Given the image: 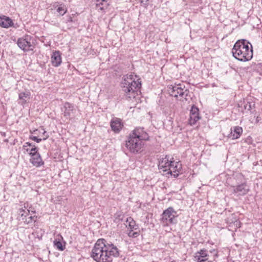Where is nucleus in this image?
I'll return each mask as SVG.
<instances>
[{"instance_id": "39448f33", "label": "nucleus", "mask_w": 262, "mask_h": 262, "mask_svg": "<svg viewBox=\"0 0 262 262\" xmlns=\"http://www.w3.org/2000/svg\"><path fill=\"white\" fill-rule=\"evenodd\" d=\"M169 93L171 96L174 97H178L179 96L182 100L184 98L187 101L188 98L187 96L189 93L188 89H187L183 84H176L174 85H171L169 88Z\"/></svg>"}, {"instance_id": "f3484780", "label": "nucleus", "mask_w": 262, "mask_h": 262, "mask_svg": "<svg viewBox=\"0 0 262 262\" xmlns=\"http://www.w3.org/2000/svg\"><path fill=\"white\" fill-rule=\"evenodd\" d=\"M51 62L54 67H57L61 64V57L59 51H55L51 56Z\"/></svg>"}, {"instance_id": "f8f14e48", "label": "nucleus", "mask_w": 262, "mask_h": 262, "mask_svg": "<svg viewBox=\"0 0 262 262\" xmlns=\"http://www.w3.org/2000/svg\"><path fill=\"white\" fill-rule=\"evenodd\" d=\"M61 110L63 116L66 118H70L71 115L74 114L75 111L74 105L68 102L64 103Z\"/></svg>"}, {"instance_id": "bb28decb", "label": "nucleus", "mask_w": 262, "mask_h": 262, "mask_svg": "<svg viewBox=\"0 0 262 262\" xmlns=\"http://www.w3.org/2000/svg\"><path fill=\"white\" fill-rule=\"evenodd\" d=\"M39 153L38 152V149L34 145L33 146L31 149H30V152H29V155L30 156H33L35 155H38Z\"/></svg>"}, {"instance_id": "4be33fe9", "label": "nucleus", "mask_w": 262, "mask_h": 262, "mask_svg": "<svg viewBox=\"0 0 262 262\" xmlns=\"http://www.w3.org/2000/svg\"><path fill=\"white\" fill-rule=\"evenodd\" d=\"M126 222L128 223V228L130 229L131 231H133L134 230L137 229V226L136 225L135 222L132 217L127 218Z\"/></svg>"}, {"instance_id": "393cba45", "label": "nucleus", "mask_w": 262, "mask_h": 262, "mask_svg": "<svg viewBox=\"0 0 262 262\" xmlns=\"http://www.w3.org/2000/svg\"><path fill=\"white\" fill-rule=\"evenodd\" d=\"M234 227V229L236 230V229L239 228L241 227V222L238 220H235L234 222L230 223L229 225V227Z\"/></svg>"}, {"instance_id": "7c9ffc66", "label": "nucleus", "mask_w": 262, "mask_h": 262, "mask_svg": "<svg viewBox=\"0 0 262 262\" xmlns=\"http://www.w3.org/2000/svg\"><path fill=\"white\" fill-rule=\"evenodd\" d=\"M41 129L42 133L43 135L45 136L42 138V140H46L47 139H48L49 138V135H46V132L44 130L43 128H41Z\"/></svg>"}, {"instance_id": "f03ea898", "label": "nucleus", "mask_w": 262, "mask_h": 262, "mask_svg": "<svg viewBox=\"0 0 262 262\" xmlns=\"http://www.w3.org/2000/svg\"><path fill=\"white\" fill-rule=\"evenodd\" d=\"M234 57L241 61H247L253 57L251 44L245 39L237 40L232 50Z\"/></svg>"}, {"instance_id": "1a4fd4ad", "label": "nucleus", "mask_w": 262, "mask_h": 262, "mask_svg": "<svg viewBox=\"0 0 262 262\" xmlns=\"http://www.w3.org/2000/svg\"><path fill=\"white\" fill-rule=\"evenodd\" d=\"M31 38L27 36L25 38H19L17 40L18 46L24 51L28 52L33 50V46L30 42Z\"/></svg>"}, {"instance_id": "c9c22d12", "label": "nucleus", "mask_w": 262, "mask_h": 262, "mask_svg": "<svg viewBox=\"0 0 262 262\" xmlns=\"http://www.w3.org/2000/svg\"><path fill=\"white\" fill-rule=\"evenodd\" d=\"M68 21H72V17H69V19H68Z\"/></svg>"}, {"instance_id": "7ed1b4c3", "label": "nucleus", "mask_w": 262, "mask_h": 262, "mask_svg": "<svg viewBox=\"0 0 262 262\" xmlns=\"http://www.w3.org/2000/svg\"><path fill=\"white\" fill-rule=\"evenodd\" d=\"M121 85L127 97L135 98L136 92L141 87V81L136 75L132 73L123 76Z\"/></svg>"}, {"instance_id": "4c0bfd02", "label": "nucleus", "mask_w": 262, "mask_h": 262, "mask_svg": "<svg viewBox=\"0 0 262 262\" xmlns=\"http://www.w3.org/2000/svg\"><path fill=\"white\" fill-rule=\"evenodd\" d=\"M37 130H34V133H35V132H37Z\"/></svg>"}, {"instance_id": "e433bc0d", "label": "nucleus", "mask_w": 262, "mask_h": 262, "mask_svg": "<svg viewBox=\"0 0 262 262\" xmlns=\"http://www.w3.org/2000/svg\"><path fill=\"white\" fill-rule=\"evenodd\" d=\"M25 149H26V151H27V152H28V153H29V152H30V149H29V148H27V149H26V148H25Z\"/></svg>"}, {"instance_id": "a211bd4d", "label": "nucleus", "mask_w": 262, "mask_h": 262, "mask_svg": "<svg viewBox=\"0 0 262 262\" xmlns=\"http://www.w3.org/2000/svg\"><path fill=\"white\" fill-rule=\"evenodd\" d=\"M30 162L33 166H35L37 167H40L44 164V162L42 161L39 154L38 155H34L33 156H31Z\"/></svg>"}, {"instance_id": "473e14b6", "label": "nucleus", "mask_w": 262, "mask_h": 262, "mask_svg": "<svg viewBox=\"0 0 262 262\" xmlns=\"http://www.w3.org/2000/svg\"><path fill=\"white\" fill-rule=\"evenodd\" d=\"M131 232H130L128 234L129 236H134V237H136L137 236V235L138 234V233L137 232H134L133 233V234L131 235Z\"/></svg>"}, {"instance_id": "6ab92c4d", "label": "nucleus", "mask_w": 262, "mask_h": 262, "mask_svg": "<svg viewBox=\"0 0 262 262\" xmlns=\"http://www.w3.org/2000/svg\"><path fill=\"white\" fill-rule=\"evenodd\" d=\"M13 25L12 20L9 17L3 15L0 16V26L3 28H8Z\"/></svg>"}, {"instance_id": "c85d7f7f", "label": "nucleus", "mask_w": 262, "mask_h": 262, "mask_svg": "<svg viewBox=\"0 0 262 262\" xmlns=\"http://www.w3.org/2000/svg\"><path fill=\"white\" fill-rule=\"evenodd\" d=\"M254 105V104H252V103L248 102H247L246 105H245L244 106V107H245V108L246 110H247L248 111H250L251 110V108H252V105Z\"/></svg>"}, {"instance_id": "c756f323", "label": "nucleus", "mask_w": 262, "mask_h": 262, "mask_svg": "<svg viewBox=\"0 0 262 262\" xmlns=\"http://www.w3.org/2000/svg\"><path fill=\"white\" fill-rule=\"evenodd\" d=\"M30 138L32 140L36 141L37 143H39L42 140V139L38 138L36 136H31Z\"/></svg>"}, {"instance_id": "f257e3e1", "label": "nucleus", "mask_w": 262, "mask_h": 262, "mask_svg": "<svg viewBox=\"0 0 262 262\" xmlns=\"http://www.w3.org/2000/svg\"><path fill=\"white\" fill-rule=\"evenodd\" d=\"M91 257L97 262H112L113 257H118L119 250L103 238L99 239L91 252Z\"/></svg>"}, {"instance_id": "2eb2a0df", "label": "nucleus", "mask_w": 262, "mask_h": 262, "mask_svg": "<svg viewBox=\"0 0 262 262\" xmlns=\"http://www.w3.org/2000/svg\"><path fill=\"white\" fill-rule=\"evenodd\" d=\"M242 133V127L238 126H234L231 128V133L228 137L232 140L236 139L239 138Z\"/></svg>"}, {"instance_id": "5701e85b", "label": "nucleus", "mask_w": 262, "mask_h": 262, "mask_svg": "<svg viewBox=\"0 0 262 262\" xmlns=\"http://www.w3.org/2000/svg\"><path fill=\"white\" fill-rule=\"evenodd\" d=\"M200 119L199 114H190L189 123L190 125H194Z\"/></svg>"}, {"instance_id": "6e6552de", "label": "nucleus", "mask_w": 262, "mask_h": 262, "mask_svg": "<svg viewBox=\"0 0 262 262\" xmlns=\"http://www.w3.org/2000/svg\"><path fill=\"white\" fill-rule=\"evenodd\" d=\"M173 158L168 156H165L164 157L160 159L158 165L160 172L163 174H168V171L170 170L171 164H172Z\"/></svg>"}, {"instance_id": "2f4dec72", "label": "nucleus", "mask_w": 262, "mask_h": 262, "mask_svg": "<svg viewBox=\"0 0 262 262\" xmlns=\"http://www.w3.org/2000/svg\"><path fill=\"white\" fill-rule=\"evenodd\" d=\"M28 146H32V145L31 143H29V142H26V143H25V144L23 145V148H24V149H25V148H26V147H27Z\"/></svg>"}, {"instance_id": "20e7f679", "label": "nucleus", "mask_w": 262, "mask_h": 262, "mask_svg": "<svg viewBox=\"0 0 262 262\" xmlns=\"http://www.w3.org/2000/svg\"><path fill=\"white\" fill-rule=\"evenodd\" d=\"M28 204L25 203L24 207L20 208L19 210L18 217L19 220H22L24 223L28 224L33 221L35 222L37 216L33 214L35 213V211L31 207L28 208Z\"/></svg>"}, {"instance_id": "a878e982", "label": "nucleus", "mask_w": 262, "mask_h": 262, "mask_svg": "<svg viewBox=\"0 0 262 262\" xmlns=\"http://www.w3.org/2000/svg\"><path fill=\"white\" fill-rule=\"evenodd\" d=\"M57 11L59 13L60 15H63L67 11L66 8L64 6H59L57 9Z\"/></svg>"}, {"instance_id": "cd10ccee", "label": "nucleus", "mask_w": 262, "mask_h": 262, "mask_svg": "<svg viewBox=\"0 0 262 262\" xmlns=\"http://www.w3.org/2000/svg\"><path fill=\"white\" fill-rule=\"evenodd\" d=\"M190 114H199L198 108L194 105L192 106L190 111Z\"/></svg>"}, {"instance_id": "4468645a", "label": "nucleus", "mask_w": 262, "mask_h": 262, "mask_svg": "<svg viewBox=\"0 0 262 262\" xmlns=\"http://www.w3.org/2000/svg\"><path fill=\"white\" fill-rule=\"evenodd\" d=\"M181 164L179 162H174L173 160L170 170L168 171V174L173 175L174 178H177L181 170Z\"/></svg>"}, {"instance_id": "9b49d317", "label": "nucleus", "mask_w": 262, "mask_h": 262, "mask_svg": "<svg viewBox=\"0 0 262 262\" xmlns=\"http://www.w3.org/2000/svg\"><path fill=\"white\" fill-rule=\"evenodd\" d=\"M233 188V192L237 195H244L249 191V187L246 182L237 185L235 186H232Z\"/></svg>"}, {"instance_id": "ddd939ff", "label": "nucleus", "mask_w": 262, "mask_h": 262, "mask_svg": "<svg viewBox=\"0 0 262 262\" xmlns=\"http://www.w3.org/2000/svg\"><path fill=\"white\" fill-rule=\"evenodd\" d=\"M110 124L112 130L115 133H119L123 126L121 120L118 118H114L111 120Z\"/></svg>"}, {"instance_id": "9d476101", "label": "nucleus", "mask_w": 262, "mask_h": 262, "mask_svg": "<svg viewBox=\"0 0 262 262\" xmlns=\"http://www.w3.org/2000/svg\"><path fill=\"white\" fill-rule=\"evenodd\" d=\"M129 136L136 138L141 141L146 140L148 139V134L144 131V128L142 127L136 128L132 133L129 134Z\"/></svg>"}, {"instance_id": "412c9836", "label": "nucleus", "mask_w": 262, "mask_h": 262, "mask_svg": "<svg viewBox=\"0 0 262 262\" xmlns=\"http://www.w3.org/2000/svg\"><path fill=\"white\" fill-rule=\"evenodd\" d=\"M29 93L22 92L19 94V99L21 101V104H25L28 99H29Z\"/></svg>"}, {"instance_id": "0eeeda50", "label": "nucleus", "mask_w": 262, "mask_h": 262, "mask_svg": "<svg viewBox=\"0 0 262 262\" xmlns=\"http://www.w3.org/2000/svg\"><path fill=\"white\" fill-rule=\"evenodd\" d=\"M177 212L172 207H170L163 211L162 214L161 222L166 226L174 224L177 223Z\"/></svg>"}, {"instance_id": "b1692460", "label": "nucleus", "mask_w": 262, "mask_h": 262, "mask_svg": "<svg viewBox=\"0 0 262 262\" xmlns=\"http://www.w3.org/2000/svg\"><path fill=\"white\" fill-rule=\"evenodd\" d=\"M54 245L56 248L59 251H63L65 248L64 246L62 245V243L59 239H55L54 240Z\"/></svg>"}, {"instance_id": "f704fd0d", "label": "nucleus", "mask_w": 262, "mask_h": 262, "mask_svg": "<svg viewBox=\"0 0 262 262\" xmlns=\"http://www.w3.org/2000/svg\"><path fill=\"white\" fill-rule=\"evenodd\" d=\"M195 1L194 2V3H196V4H198L199 3V2L201 1V0H195Z\"/></svg>"}, {"instance_id": "dca6fc26", "label": "nucleus", "mask_w": 262, "mask_h": 262, "mask_svg": "<svg viewBox=\"0 0 262 262\" xmlns=\"http://www.w3.org/2000/svg\"><path fill=\"white\" fill-rule=\"evenodd\" d=\"M207 251L205 249H201L195 253L194 260L198 262H204L207 260Z\"/></svg>"}, {"instance_id": "423d86ee", "label": "nucleus", "mask_w": 262, "mask_h": 262, "mask_svg": "<svg viewBox=\"0 0 262 262\" xmlns=\"http://www.w3.org/2000/svg\"><path fill=\"white\" fill-rule=\"evenodd\" d=\"M125 146L128 150L133 154H138L142 150V141L129 135L126 141Z\"/></svg>"}, {"instance_id": "72a5a7b5", "label": "nucleus", "mask_w": 262, "mask_h": 262, "mask_svg": "<svg viewBox=\"0 0 262 262\" xmlns=\"http://www.w3.org/2000/svg\"><path fill=\"white\" fill-rule=\"evenodd\" d=\"M122 216V215L121 214L118 215V218L116 217L115 220L116 221L117 220H122V218H121Z\"/></svg>"}, {"instance_id": "aec40b11", "label": "nucleus", "mask_w": 262, "mask_h": 262, "mask_svg": "<svg viewBox=\"0 0 262 262\" xmlns=\"http://www.w3.org/2000/svg\"><path fill=\"white\" fill-rule=\"evenodd\" d=\"M108 6L107 1L106 0H97L96 4V7L98 10L104 11Z\"/></svg>"}]
</instances>
